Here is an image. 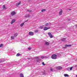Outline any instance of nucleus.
<instances>
[{"label": "nucleus", "instance_id": "obj_34", "mask_svg": "<svg viewBox=\"0 0 77 77\" xmlns=\"http://www.w3.org/2000/svg\"><path fill=\"white\" fill-rule=\"evenodd\" d=\"M75 27H77V24H76V25Z\"/></svg>", "mask_w": 77, "mask_h": 77}, {"label": "nucleus", "instance_id": "obj_23", "mask_svg": "<svg viewBox=\"0 0 77 77\" xmlns=\"http://www.w3.org/2000/svg\"><path fill=\"white\" fill-rule=\"evenodd\" d=\"M11 38L12 39H14V36H11Z\"/></svg>", "mask_w": 77, "mask_h": 77}, {"label": "nucleus", "instance_id": "obj_1", "mask_svg": "<svg viewBox=\"0 0 77 77\" xmlns=\"http://www.w3.org/2000/svg\"><path fill=\"white\" fill-rule=\"evenodd\" d=\"M57 55L56 54H53L51 56L52 59H57Z\"/></svg>", "mask_w": 77, "mask_h": 77}, {"label": "nucleus", "instance_id": "obj_24", "mask_svg": "<svg viewBox=\"0 0 77 77\" xmlns=\"http://www.w3.org/2000/svg\"><path fill=\"white\" fill-rule=\"evenodd\" d=\"M72 68H73V67H70V71H71V70H72Z\"/></svg>", "mask_w": 77, "mask_h": 77}, {"label": "nucleus", "instance_id": "obj_13", "mask_svg": "<svg viewBox=\"0 0 77 77\" xmlns=\"http://www.w3.org/2000/svg\"><path fill=\"white\" fill-rule=\"evenodd\" d=\"M45 11H46V10L45 9H43L42 10L41 12H45Z\"/></svg>", "mask_w": 77, "mask_h": 77}, {"label": "nucleus", "instance_id": "obj_28", "mask_svg": "<svg viewBox=\"0 0 77 77\" xmlns=\"http://www.w3.org/2000/svg\"><path fill=\"white\" fill-rule=\"evenodd\" d=\"M3 9H5V5H4L3 6Z\"/></svg>", "mask_w": 77, "mask_h": 77}, {"label": "nucleus", "instance_id": "obj_26", "mask_svg": "<svg viewBox=\"0 0 77 77\" xmlns=\"http://www.w3.org/2000/svg\"><path fill=\"white\" fill-rule=\"evenodd\" d=\"M34 32H38V30H35Z\"/></svg>", "mask_w": 77, "mask_h": 77}, {"label": "nucleus", "instance_id": "obj_17", "mask_svg": "<svg viewBox=\"0 0 77 77\" xmlns=\"http://www.w3.org/2000/svg\"><path fill=\"white\" fill-rule=\"evenodd\" d=\"M45 45H48V42H45Z\"/></svg>", "mask_w": 77, "mask_h": 77}, {"label": "nucleus", "instance_id": "obj_5", "mask_svg": "<svg viewBox=\"0 0 77 77\" xmlns=\"http://www.w3.org/2000/svg\"><path fill=\"white\" fill-rule=\"evenodd\" d=\"M15 19H13L12 20L11 22V24H13V23H15Z\"/></svg>", "mask_w": 77, "mask_h": 77}, {"label": "nucleus", "instance_id": "obj_2", "mask_svg": "<svg viewBox=\"0 0 77 77\" xmlns=\"http://www.w3.org/2000/svg\"><path fill=\"white\" fill-rule=\"evenodd\" d=\"M48 35L50 38H53V35H52V34H51V33L50 32L48 33Z\"/></svg>", "mask_w": 77, "mask_h": 77}, {"label": "nucleus", "instance_id": "obj_32", "mask_svg": "<svg viewBox=\"0 0 77 77\" xmlns=\"http://www.w3.org/2000/svg\"><path fill=\"white\" fill-rule=\"evenodd\" d=\"M2 62H3V61L2 60L0 61V63H2Z\"/></svg>", "mask_w": 77, "mask_h": 77}, {"label": "nucleus", "instance_id": "obj_36", "mask_svg": "<svg viewBox=\"0 0 77 77\" xmlns=\"http://www.w3.org/2000/svg\"><path fill=\"white\" fill-rule=\"evenodd\" d=\"M69 10H71V9H69Z\"/></svg>", "mask_w": 77, "mask_h": 77}, {"label": "nucleus", "instance_id": "obj_35", "mask_svg": "<svg viewBox=\"0 0 77 77\" xmlns=\"http://www.w3.org/2000/svg\"><path fill=\"white\" fill-rule=\"evenodd\" d=\"M29 17V15H28V16L27 17Z\"/></svg>", "mask_w": 77, "mask_h": 77}, {"label": "nucleus", "instance_id": "obj_31", "mask_svg": "<svg viewBox=\"0 0 77 77\" xmlns=\"http://www.w3.org/2000/svg\"><path fill=\"white\" fill-rule=\"evenodd\" d=\"M53 69H50V71H53Z\"/></svg>", "mask_w": 77, "mask_h": 77}, {"label": "nucleus", "instance_id": "obj_18", "mask_svg": "<svg viewBox=\"0 0 77 77\" xmlns=\"http://www.w3.org/2000/svg\"><path fill=\"white\" fill-rule=\"evenodd\" d=\"M20 4H21V2H18V4H17L16 6H18V5H19Z\"/></svg>", "mask_w": 77, "mask_h": 77}, {"label": "nucleus", "instance_id": "obj_9", "mask_svg": "<svg viewBox=\"0 0 77 77\" xmlns=\"http://www.w3.org/2000/svg\"><path fill=\"white\" fill-rule=\"evenodd\" d=\"M57 68L58 69H62V67L59 66L57 67Z\"/></svg>", "mask_w": 77, "mask_h": 77}, {"label": "nucleus", "instance_id": "obj_15", "mask_svg": "<svg viewBox=\"0 0 77 77\" xmlns=\"http://www.w3.org/2000/svg\"><path fill=\"white\" fill-rule=\"evenodd\" d=\"M43 27H44V25H43V26H40V27H39V28L40 29H42L43 28Z\"/></svg>", "mask_w": 77, "mask_h": 77}, {"label": "nucleus", "instance_id": "obj_6", "mask_svg": "<svg viewBox=\"0 0 77 77\" xmlns=\"http://www.w3.org/2000/svg\"><path fill=\"white\" fill-rule=\"evenodd\" d=\"M65 47L66 48V47H71V45H65Z\"/></svg>", "mask_w": 77, "mask_h": 77}, {"label": "nucleus", "instance_id": "obj_21", "mask_svg": "<svg viewBox=\"0 0 77 77\" xmlns=\"http://www.w3.org/2000/svg\"><path fill=\"white\" fill-rule=\"evenodd\" d=\"M20 54H19V53H18L17 54V55H16V56H17V57H18V56H20Z\"/></svg>", "mask_w": 77, "mask_h": 77}, {"label": "nucleus", "instance_id": "obj_25", "mask_svg": "<svg viewBox=\"0 0 77 77\" xmlns=\"http://www.w3.org/2000/svg\"><path fill=\"white\" fill-rule=\"evenodd\" d=\"M27 11H28V12H31L32 11L30 10H27Z\"/></svg>", "mask_w": 77, "mask_h": 77}, {"label": "nucleus", "instance_id": "obj_20", "mask_svg": "<svg viewBox=\"0 0 77 77\" xmlns=\"http://www.w3.org/2000/svg\"><path fill=\"white\" fill-rule=\"evenodd\" d=\"M35 59H39V57H35Z\"/></svg>", "mask_w": 77, "mask_h": 77}, {"label": "nucleus", "instance_id": "obj_12", "mask_svg": "<svg viewBox=\"0 0 77 77\" xmlns=\"http://www.w3.org/2000/svg\"><path fill=\"white\" fill-rule=\"evenodd\" d=\"M20 77H24V75L23 73H20Z\"/></svg>", "mask_w": 77, "mask_h": 77}, {"label": "nucleus", "instance_id": "obj_8", "mask_svg": "<svg viewBox=\"0 0 77 77\" xmlns=\"http://www.w3.org/2000/svg\"><path fill=\"white\" fill-rule=\"evenodd\" d=\"M48 28L46 27H45L43 29L44 30H48Z\"/></svg>", "mask_w": 77, "mask_h": 77}, {"label": "nucleus", "instance_id": "obj_38", "mask_svg": "<svg viewBox=\"0 0 77 77\" xmlns=\"http://www.w3.org/2000/svg\"><path fill=\"white\" fill-rule=\"evenodd\" d=\"M49 29V28H48V29Z\"/></svg>", "mask_w": 77, "mask_h": 77}, {"label": "nucleus", "instance_id": "obj_16", "mask_svg": "<svg viewBox=\"0 0 77 77\" xmlns=\"http://www.w3.org/2000/svg\"><path fill=\"white\" fill-rule=\"evenodd\" d=\"M14 36H15V37H16V36H18V34L17 33H16L14 34Z\"/></svg>", "mask_w": 77, "mask_h": 77}, {"label": "nucleus", "instance_id": "obj_30", "mask_svg": "<svg viewBox=\"0 0 77 77\" xmlns=\"http://www.w3.org/2000/svg\"><path fill=\"white\" fill-rule=\"evenodd\" d=\"M31 49V48H28V49L30 50Z\"/></svg>", "mask_w": 77, "mask_h": 77}, {"label": "nucleus", "instance_id": "obj_27", "mask_svg": "<svg viewBox=\"0 0 77 77\" xmlns=\"http://www.w3.org/2000/svg\"><path fill=\"white\" fill-rule=\"evenodd\" d=\"M2 46H3V44H1V45H0V48L2 47Z\"/></svg>", "mask_w": 77, "mask_h": 77}, {"label": "nucleus", "instance_id": "obj_14", "mask_svg": "<svg viewBox=\"0 0 77 77\" xmlns=\"http://www.w3.org/2000/svg\"><path fill=\"white\" fill-rule=\"evenodd\" d=\"M41 59H44V58H47V57H44V56H42L41 57Z\"/></svg>", "mask_w": 77, "mask_h": 77}, {"label": "nucleus", "instance_id": "obj_37", "mask_svg": "<svg viewBox=\"0 0 77 77\" xmlns=\"http://www.w3.org/2000/svg\"><path fill=\"white\" fill-rule=\"evenodd\" d=\"M76 77H77V75H76Z\"/></svg>", "mask_w": 77, "mask_h": 77}, {"label": "nucleus", "instance_id": "obj_19", "mask_svg": "<svg viewBox=\"0 0 77 77\" xmlns=\"http://www.w3.org/2000/svg\"><path fill=\"white\" fill-rule=\"evenodd\" d=\"M66 39H65V38H63V39H62V41H65Z\"/></svg>", "mask_w": 77, "mask_h": 77}, {"label": "nucleus", "instance_id": "obj_4", "mask_svg": "<svg viewBox=\"0 0 77 77\" xmlns=\"http://www.w3.org/2000/svg\"><path fill=\"white\" fill-rule=\"evenodd\" d=\"M15 14H16V12L15 11H13L11 13V15H12V16L15 15Z\"/></svg>", "mask_w": 77, "mask_h": 77}, {"label": "nucleus", "instance_id": "obj_11", "mask_svg": "<svg viewBox=\"0 0 77 77\" xmlns=\"http://www.w3.org/2000/svg\"><path fill=\"white\" fill-rule=\"evenodd\" d=\"M64 77H69V75L68 74H64Z\"/></svg>", "mask_w": 77, "mask_h": 77}, {"label": "nucleus", "instance_id": "obj_33", "mask_svg": "<svg viewBox=\"0 0 77 77\" xmlns=\"http://www.w3.org/2000/svg\"><path fill=\"white\" fill-rule=\"evenodd\" d=\"M63 48H66V47H63Z\"/></svg>", "mask_w": 77, "mask_h": 77}, {"label": "nucleus", "instance_id": "obj_22", "mask_svg": "<svg viewBox=\"0 0 77 77\" xmlns=\"http://www.w3.org/2000/svg\"><path fill=\"white\" fill-rule=\"evenodd\" d=\"M48 25V23H46L45 24V26H47Z\"/></svg>", "mask_w": 77, "mask_h": 77}, {"label": "nucleus", "instance_id": "obj_10", "mask_svg": "<svg viewBox=\"0 0 77 77\" xmlns=\"http://www.w3.org/2000/svg\"><path fill=\"white\" fill-rule=\"evenodd\" d=\"M24 24V23H21L20 25V27H23Z\"/></svg>", "mask_w": 77, "mask_h": 77}, {"label": "nucleus", "instance_id": "obj_3", "mask_svg": "<svg viewBox=\"0 0 77 77\" xmlns=\"http://www.w3.org/2000/svg\"><path fill=\"white\" fill-rule=\"evenodd\" d=\"M29 35L30 36H33L34 35V33L32 32H30L29 33Z\"/></svg>", "mask_w": 77, "mask_h": 77}, {"label": "nucleus", "instance_id": "obj_7", "mask_svg": "<svg viewBox=\"0 0 77 77\" xmlns=\"http://www.w3.org/2000/svg\"><path fill=\"white\" fill-rule=\"evenodd\" d=\"M62 14V10L61 9L59 13V15H61Z\"/></svg>", "mask_w": 77, "mask_h": 77}, {"label": "nucleus", "instance_id": "obj_29", "mask_svg": "<svg viewBox=\"0 0 77 77\" xmlns=\"http://www.w3.org/2000/svg\"><path fill=\"white\" fill-rule=\"evenodd\" d=\"M42 64L43 65H45V64H44V62H43L42 63Z\"/></svg>", "mask_w": 77, "mask_h": 77}]
</instances>
